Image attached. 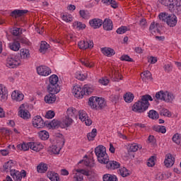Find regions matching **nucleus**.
I'll use <instances>...</instances> for the list:
<instances>
[{
  "label": "nucleus",
  "instance_id": "f257e3e1",
  "mask_svg": "<svg viewBox=\"0 0 181 181\" xmlns=\"http://www.w3.org/2000/svg\"><path fill=\"white\" fill-rule=\"evenodd\" d=\"M149 101H153L152 96L148 94L142 95L141 98L134 104L132 110L134 112H139L140 114L146 111L149 108V105H151Z\"/></svg>",
  "mask_w": 181,
  "mask_h": 181
},
{
  "label": "nucleus",
  "instance_id": "f03ea898",
  "mask_svg": "<svg viewBox=\"0 0 181 181\" xmlns=\"http://www.w3.org/2000/svg\"><path fill=\"white\" fill-rule=\"evenodd\" d=\"M88 105H90L93 110L100 111V110H103V108L107 107V102L104 98L92 96L89 98Z\"/></svg>",
  "mask_w": 181,
  "mask_h": 181
},
{
  "label": "nucleus",
  "instance_id": "7ed1b4c3",
  "mask_svg": "<svg viewBox=\"0 0 181 181\" xmlns=\"http://www.w3.org/2000/svg\"><path fill=\"white\" fill-rule=\"evenodd\" d=\"M95 153L100 163H104L105 161L108 160V154H107V150L104 146H97L95 148Z\"/></svg>",
  "mask_w": 181,
  "mask_h": 181
},
{
  "label": "nucleus",
  "instance_id": "20e7f679",
  "mask_svg": "<svg viewBox=\"0 0 181 181\" xmlns=\"http://www.w3.org/2000/svg\"><path fill=\"white\" fill-rule=\"evenodd\" d=\"M67 115L63 120L66 127H69L73 124V119L77 117V110L74 107H69L66 110Z\"/></svg>",
  "mask_w": 181,
  "mask_h": 181
},
{
  "label": "nucleus",
  "instance_id": "39448f33",
  "mask_svg": "<svg viewBox=\"0 0 181 181\" xmlns=\"http://www.w3.org/2000/svg\"><path fill=\"white\" fill-rule=\"evenodd\" d=\"M59 81V77L57 75H52L49 77V84L48 85L47 90L51 93H59L60 92V86L57 84Z\"/></svg>",
  "mask_w": 181,
  "mask_h": 181
},
{
  "label": "nucleus",
  "instance_id": "423d86ee",
  "mask_svg": "<svg viewBox=\"0 0 181 181\" xmlns=\"http://www.w3.org/2000/svg\"><path fill=\"white\" fill-rule=\"evenodd\" d=\"M19 64H21V61L18 57L15 54L8 55L6 59V67H9V69H15L18 67Z\"/></svg>",
  "mask_w": 181,
  "mask_h": 181
},
{
  "label": "nucleus",
  "instance_id": "0eeeda50",
  "mask_svg": "<svg viewBox=\"0 0 181 181\" xmlns=\"http://www.w3.org/2000/svg\"><path fill=\"white\" fill-rule=\"evenodd\" d=\"M170 9H174L177 15H181V0H168Z\"/></svg>",
  "mask_w": 181,
  "mask_h": 181
},
{
  "label": "nucleus",
  "instance_id": "6e6552de",
  "mask_svg": "<svg viewBox=\"0 0 181 181\" xmlns=\"http://www.w3.org/2000/svg\"><path fill=\"white\" fill-rule=\"evenodd\" d=\"M76 173L74 175V181H83L84 180V176H90V173L88 170H86L84 169H76Z\"/></svg>",
  "mask_w": 181,
  "mask_h": 181
},
{
  "label": "nucleus",
  "instance_id": "1a4fd4ad",
  "mask_svg": "<svg viewBox=\"0 0 181 181\" xmlns=\"http://www.w3.org/2000/svg\"><path fill=\"white\" fill-rule=\"evenodd\" d=\"M28 12H29L28 10L16 9L11 13L10 16L15 18V19H18V21H21V22H25V18L22 16L25 15V13H28Z\"/></svg>",
  "mask_w": 181,
  "mask_h": 181
},
{
  "label": "nucleus",
  "instance_id": "9d476101",
  "mask_svg": "<svg viewBox=\"0 0 181 181\" xmlns=\"http://www.w3.org/2000/svg\"><path fill=\"white\" fill-rule=\"evenodd\" d=\"M33 125L35 128H37L38 129L40 128H44L46 125L47 126V122H45L42 117L37 115L33 119Z\"/></svg>",
  "mask_w": 181,
  "mask_h": 181
},
{
  "label": "nucleus",
  "instance_id": "9b49d317",
  "mask_svg": "<svg viewBox=\"0 0 181 181\" xmlns=\"http://www.w3.org/2000/svg\"><path fill=\"white\" fill-rule=\"evenodd\" d=\"M103 163L106 165V168H107L108 170H115V169H118L121 167L119 163L115 160H110L109 158H107V160L105 161Z\"/></svg>",
  "mask_w": 181,
  "mask_h": 181
},
{
  "label": "nucleus",
  "instance_id": "f8f14e48",
  "mask_svg": "<svg viewBox=\"0 0 181 181\" xmlns=\"http://www.w3.org/2000/svg\"><path fill=\"white\" fill-rule=\"evenodd\" d=\"M79 119L82 122H85L86 125L90 126L93 124V120L88 118V115L84 110H79L78 112Z\"/></svg>",
  "mask_w": 181,
  "mask_h": 181
},
{
  "label": "nucleus",
  "instance_id": "ddd939ff",
  "mask_svg": "<svg viewBox=\"0 0 181 181\" xmlns=\"http://www.w3.org/2000/svg\"><path fill=\"white\" fill-rule=\"evenodd\" d=\"M37 73L39 76H44L46 77L52 74V69L47 66H40L37 67Z\"/></svg>",
  "mask_w": 181,
  "mask_h": 181
},
{
  "label": "nucleus",
  "instance_id": "4468645a",
  "mask_svg": "<svg viewBox=\"0 0 181 181\" xmlns=\"http://www.w3.org/2000/svg\"><path fill=\"white\" fill-rule=\"evenodd\" d=\"M78 46L79 49H82L83 50H86V49H93L94 47V42L93 40H88V41H80L78 43Z\"/></svg>",
  "mask_w": 181,
  "mask_h": 181
},
{
  "label": "nucleus",
  "instance_id": "2eb2a0df",
  "mask_svg": "<svg viewBox=\"0 0 181 181\" xmlns=\"http://www.w3.org/2000/svg\"><path fill=\"white\" fill-rule=\"evenodd\" d=\"M72 93L76 98H83V97H84V88H81L79 85H76L74 86Z\"/></svg>",
  "mask_w": 181,
  "mask_h": 181
},
{
  "label": "nucleus",
  "instance_id": "dca6fc26",
  "mask_svg": "<svg viewBox=\"0 0 181 181\" xmlns=\"http://www.w3.org/2000/svg\"><path fill=\"white\" fill-rule=\"evenodd\" d=\"M175 158L170 153L165 156L164 165L166 168H172L175 165Z\"/></svg>",
  "mask_w": 181,
  "mask_h": 181
},
{
  "label": "nucleus",
  "instance_id": "f3484780",
  "mask_svg": "<svg viewBox=\"0 0 181 181\" xmlns=\"http://www.w3.org/2000/svg\"><path fill=\"white\" fill-rule=\"evenodd\" d=\"M20 110L18 112V115L23 119H29L30 118V112L25 109V105H21L20 106Z\"/></svg>",
  "mask_w": 181,
  "mask_h": 181
},
{
  "label": "nucleus",
  "instance_id": "a211bd4d",
  "mask_svg": "<svg viewBox=\"0 0 181 181\" xmlns=\"http://www.w3.org/2000/svg\"><path fill=\"white\" fill-rule=\"evenodd\" d=\"M89 25L93 29H100L103 26V20L100 18H93L89 21Z\"/></svg>",
  "mask_w": 181,
  "mask_h": 181
},
{
  "label": "nucleus",
  "instance_id": "6ab92c4d",
  "mask_svg": "<svg viewBox=\"0 0 181 181\" xmlns=\"http://www.w3.org/2000/svg\"><path fill=\"white\" fill-rule=\"evenodd\" d=\"M8 100V89L4 85L0 84V101L5 103Z\"/></svg>",
  "mask_w": 181,
  "mask_h": 181
},
{
  "label": "nucleus",
  "instance_id": "aec40b11",
  "mask_svg": "<svg viewBox=\"0 0 181 181\" xmlns=\"http://www.w3.org/2000/svg\"><path fill=\"white\" fill-rule=\"evenodd\" d=\"M111 73L109 74L110 76L112 81H119V80H122V75H119V71H116L114 69H110Z\"/></svg>",
  "mask_w": 181,
  "mask_h": 181
},
{
  "label": "nucleus",
  "instance_id": "412c9836",
  "mask_svg": "<svg viewBox=\"0 0 181 181\" xmlns=\"http://www.w3.org/2000/svg\"><path fill=\"white\" fill-rule=\"evenodd\" d=\"M49 94L47 95L45 97V103H47V104H53V103H54L56 101V94H57V93L59 92H50L49 91Z\"/></svg>",
  "mask_w": 181,
  "mask_h": 181
},
{
  "label": "nucleus",
  "instance_id": "4be33fe9",
  "mask_svg": "<svg viewBox=\"0 0 181 181\" xmlns=\"http://www.w3.org/2000/svg\"><path fill=\"white\" fill-rule=\"evenodd\" d=\"M166 23L168 26H170V28L176 26V24L177 23V17H176L175 14L169 15Z\"/></svg>",
  "mask_w": 181,
  "mask_h": 181
},
{
  "label": "nucleus",
  "instance_id": "5701e85b",
  "mask_svg": "<svg viewBox=\"0 0 181 181\" xmlns=\"http://www.w3.org/2000/svg\"><path fill=\"white\" fill-rule=\"evenodd\" d=\"M103 27L104 30H112L114 25H112V21L110 18H105L104 21H103Z\"/></svg>",
  "mask_w": 181,
  "mask_h": 181
},
{
  "label": "nucleus",
  "instance_id": "b1692460",
  "mask_svg": "<svg viewBox=\"0 0 181 181\" xmlns=\"http://www.w3.org/2000/svg\"><path fill=\"white\" fill-rule=\"evenodd\" d=\"M16 165V162L12 160H10L6 162L3 165L4 172H9L10 170H13L14 169L13 168H15Z\"/></svg>",
  "mask_w": 181,
  "mask_h": 181
},
{
  "label": "nucleus",
  "instance_id": "393cba45",
  "mask_svg": "<svg viewBox=\"0 0 181 181\" xmlns=\"http://www.w3.org/2000/svg\"><path fill=\"white\" fill-rule=\"evenodd\" d=\"M47 176L51 181H60V177H59V174L54 173V171H48L47 173Z\"/></svg>",
  "mask_w": 181,
  "mask_h": 181
},
{
  "label": "nucleus",
  "instance_id": "a878e982",
  "mask_svg": "<svg viewBox=\"0 0 181 181\" xmlns=\"http://www.w3.org/2000/svg\"><path fill=\"white\" fill-rule=\"evenodd\" d=\"M25 95H23L21 92H16V90H14L11 93V98L12 100H14L15 101H22L23 100Z\"/></svg>",
  "mask_w": 181,
  "mask_h": 181
},
{
  "label": "nucleus",
  "instance_id": "bb28decb",
  "mask_svg": "<svg viewBox=\"0 0 181 181\" xmlns=\"http://www.w3.org/2000/svg\"><path fill=\"white\" fill-rule=\"evenodd\" d=\"M101 52L105 56H107V57H111L115 54V51L110 47H103L101 48Z\"/></svg>",
  "mask_w": 181,
  "mask_h": 181
},
{
  "label": "nucleus",
  "instance_id": "cd10ccee",
  "mask_svg": "<svg viewBox=\"0 0 181 181\" xmlns=\"http://www.w3.org/2000/svg\"><path fill=\"white\" fill-rule=\"evenodd\" d=\"M173 100H175V95H173V93L165 90L163 101H165V103H172Z\"/></svg>",
  "mask_w": 181,
  "mask_h": 181
},
{
  "label": "nucleus",
  "instance_id": "c85d7f7f",
  "mask_svg": "<svg viewBox=\"0 0 181 181\" xmlns=\"http://www.w3.org/2000/svg\"><path fill=\"white\" fill-rule=\"evenodd\" d=\"M47 169H49V167L47 164L45 163H40L37 166V172H38V173H46V172H47Z\"/></svg>",
  "mask_w": 181,
  "mask_h": 181
},
{
  "label": "nucleus",
  "instance_id": "c756f323",
  "mask_svg": "<svg viewBox=\"0 0 181 181\" xmlns=\"http://www.w3.org/2000/svg\"><path fill=\"white\" fill-rule=\"evenodd\" d=\"M9 48L13 52H18L21 49V43L18 40H15L13 42L9 44Z\"/></svg>",
  "mask_w": 181,
  "mask_h": 181
},
{
  "label": "nucleus",
  "instance_id": "7c9ffc66",
  "mask_svg": "<svg viewBox=\"0 0 181 181\" xmlns=\"http://www.w3.org/2000/svg\"><path fill=\"white\" fill-rule=\"evenodd\" d=\"M164 95L165 90H160L153 96V100L156 103H158L159 100L163 101Z\"/></svg>",
  "mask_w": 181,
  "mask_h": 181
},
{
  "label": "nucleus",
  "instance_id": "2f4dec72",
  "mask_svg": "<svg viewBox=\"0 0 181 181\" xmlns=\"http://www.w3.org/2000/svg\"><path fill=\"white\" fill-rule=\"evenodd\" d=\"M47 125L50 127V128H52V129H59V127H60V122L53 119L52 122L47 123Z\"/></svg>",
  "mask_w": 181,
  "mask_h": 181
},
{
  "label": "nucleus",
  "instance_id": "473e14b6",
  "mask_svg": "<svg viewBox=\"0 0 181 181\" xmlns=\"http://www.w3.org/2000/svg\"><path fill=\"white\" fill-rule=\"evenodd\" d=\"M17 40L18 42L21 43L22 45H25L26 46H30V45H32L30 41H29V40L27 39L26 37H18L17 38Z\"/></svg>",
  "mask_w": 181,
  "mask_h": 181
},
{
  "label": "nucleus",
  "instance_id": "72a5a7b5",
  "mask_svg": "<svg viewBox=\"0 0 181 181\" xmlns=\"http://www.w3.org/2000/svg\"><path fill=\"white\" fill-rule=\"evenodd\" d=\"M39 138L42 139V141H47L49 139V132L47 131H40L38 132Z\"/></svg>",
  "mask_w": 181,
  "mask_h": 181
},
{
  "label": "nucleus",
  "instance_id": "f704fd0d",
  "mask_svg": "<svg viewBox=\"0 0 181 181\" xmlns=\"http://www.w3.org/2000/svg\"><path fill=\"white\" fill-rule=\"evenodd\" d=\"M124 100L126 103H132L134 101V94L131 92L127 93L124 95Z\"/></svg>",
  "mask_w": 181,
  "mask_h": 181
},
{
  "label": "nucleus",
  "instance_id": "c9c22d12",
  "mask_svg": "<svg viewBox=\"0 0 181 181\" xmlns=\"http://www.w3.org/2000/svg\"><path fill=\"white\" fill-rule=\"evenodd\" d=\"M118 173L122 177H127V176H129V170H128V169H127L125 167L120 168L118 171Z\"/></svg>",
  "mask_w": 181,
  "mask_h": 181
},
{
  "label": "nucleus",
  "instance_id": "e433bc0d",
  "mask_svg": "<svg viewBox=\"0 0 181 181\" xmlns=\"http://www.w3.org/2000/svg\"><path fill=\"white\" fill-rule=\"evenodd\" d=\"M103 181H118V178L115 175L105 174L103 175Z\"/></svg>",
  "mask_w": 181,
  "mask_h": 181
},
{
  "label": "nucleus",
  "instance_id": "4c0bfd02",
  "mask_svg": "<svg viewBox=\"0 0 181 181\" xmlns=\"http://www.w3.org/2000/svg\"><path fill=\"white\" fill-rule=\"evenodd\" d=\"M153 130L161 134H166V127L165 126H153Z\"/></svg>",
  "mask_w": 181,
  "mask_h": 181
},
{
  "label": "nucleus",
  "instance_id": "58836bf2",
  "mask_svg": "<svg viewBox=\"0 0 181 181\" xmlns=\"http://www.w3.org/2000/svg\"><path fill=\"white\" fill-rule=\"evenodd\" d=\"M141 77L143 80H152V74L149 71H146L141 73Z\"/></svg>",
  "mask_w": 181,
  "mask_h": 181
},
{
  "label": "nucleus",
  "instance_id": "ea45409f",
  "mask_svg": "<svg viewBox=\"0 0 181 181\" xmlns=\"http://www.w3.org/2000/svg\"><path fill=\"white\" fill-rule=\"evenodd\" d=\"M103 4H107V5H111L112 8L117 9L118 8V3L115 0H102Z\"/></svg>",
  "mask_w": 181,
  "mask_h": 181
},
{
  "label": "nucleus",
  "instance_id": "a19ab883",
  "mask_svg": "<svg viewBox=\"0 0 181 181\" xmlns=\"http://www.w3.org/2000/svg\"><path fill=\"white\" fill-rule=\"evenodd\" d=\"M148 117L149 118H151V119H159V113L156 112V110H151L148 112Z\"/></svg>",
  "mask_w": 181,
  "mask_h": 181
},
{
  "label": "nucleus",
  "instance_id": "79ce46f5",
  "mask_svg": "<svg viewBox=\"0 0 181 181\" xmlns=\"http://www.w3.org/2000/svg\"><path fill=\"white\" fill-rule=\"evenodd\" d=\"M97 136V129H92V132L88 133L87 135V138L88 141H94V138Z\"/></svg>",
  "mask_w": 181,
  "mask_h": 181
},
{
  "label": "nucleus",
  "instance_id": "37998d69",
  "mask_svg": "<svg viewBox=\"0 0 181 181\" xmlns=\"http://www.w3.org/2000/svg\"><path fill=\"white\" fill-rule=\"evenodd\" d=\"M49 49V45L46 41H42L41 42L40 47V53H45Z\"/></svg>",
  "mask_w": 181,
  "mask_h": 181
},
{
  "label": "nucleus",
  "instance_id": "c03bdc74",
  "mask_svg": "<svg viewBox=\"0 0 181 181\" xmlns=\"http://www.w3.org/2000/svg\"><path fill=\"white\" fill-rule=\"evenodd\" d=\"M30 56L29 49H21V59H28Z\"/></svg>",
  "mask_w": 181,
  "mask_h": 181
},
{
  "label": "nucleus",
  "instance_id": "a18cd8bd",
  "mask_svg": "<svg viewBox=\"0 0 181 181\" xmlns=\"http://www.w3.org/2000/svg\"><path fill=\"white\" fill-rule=\"evenodd\" d=\"M170 176V173H165V174H158L156 177V179L157 180H166V179H169V177Z\"/></svg>",
  "mask_w": 181,
  "mask_h": 181
},
{
  "label": "nucleus",
  "instance_id": "49530a36",
  "mask_svg": "<svg viewBox=\"0 0 181 181\" xmlns=\"http://www.w3.org/2000/svg\"><path fill=\"white\" fill-rule=\"evenodd\" d=\"M79 15H80L81 18H82L83 19H89L90 18V13H88V11H87L86 10H81L79 11Z\"/></svg>",
  "mask_w": 181,
  "mask_h": 181
},
{
  "label": "nucleus",
  "instance_id": "de8ad7c7",
  "mask_svg": "<svg viewBox=\"0 0 181 181\" xmlns=\"http://www.w3.org/2000/svg\"><path fill=\"white\" fill-rule=\"evenodd\" d=\"M138 149H139V146L138 145V144L133 143L130 144L128 152H130V153L132 152H136Z\"/></svg>",
  "mask_w": 181,
  "mask_h": 181
},
{
  "label": "nucleus",
  "instance_id": "09e8293b",
  "mask_svg": "<svg viewBox=\"0 0 181 181\" xmlns=\"http://www.w3.org/2000/svg\"><path fill=\"white\" fill-rule=\"evenodd\" d=\"M60 149H62V147H57L56 145L49 146V151L55 155H57L60 152Z\"/></svg>",
  "mask_w": 181,
  "mask_h": 181
},
{
  "label": "nucleus",
  "instance_id": "8fccbe9b",
  "mask_svg": "<svg viewBox=\"0 0 181 181\" xmlns=\"http://www.w3.org/2000/svg\"><path fill=\"white\" fill-rule=\"evenodd\" d=\"M73 26L75 29H86V24H83V23L78 21H75L73 23Z\"/></svg>",
  "mask_w": 181,
  "mask_h": 181
},
{
  "label": "nucleus",
  "instance_id": "3c124183",
  "mask_svg": "<svg viewBox=\"0 0 181 181\" xmlns=\"http://www.w3.org/2000/svg\"><path fill=\"white\" fill-rule=\"evenodd\" d=\"M155 160H156V157L153 156H151L148 160L147 166H148V168H153V166H155Z\"/></svg>",
  "mask_w": 181,
  "mask_h": 181
},
{
  "label": "nucleus",
  "instance_id": "603ef678",
  "mask_svg": "<svg viewBox=\"0 0 181 181\" xmlns=\"http://www.w3.org/2000/svg\"><path fill=\"white\" fill-rule=\"evenodd\" d=\"M81 63L83 64V66H86V67H89L90 69H92V67H94V63L90 62L87 59H81Z\"/></svg>",
  "mask_w": 181,
  "mask_h": 181
},
{
  "label": "nucleus",
  "instance_id": "864d4df0",
  "mask_svg": "<svg viewBox=\"0 0 181 181\" xmlns=\"http://www.w3.org/2000/svg\"><path fill=\"white\" fill-rule=\"evenodd\" d=\"M83 93L84 95H90L93 93V88H90L88 85H84Z\"/></svg>",
  "mask_w": 181,
  "mask_h": 181
},
{
  "label": "nucleus",
  "instance_id": "5fc2aeb1",
  "mask_svg": "<svg viewBox=\"0 0 181 181\" xmlns=\"http://www.w3.org/2000/svg\"><path fill=\"white\" fill-rule=\"evenodd\" d=\"M117 33L118 35H124L126 32H128V27L127 26H121L117 30Z\"/></svg>",
  "mask_w": 181,
  "mask_h": 181
},
{
  "label": "nucleus",
  "instance_id": "6e6d98bb",
  "mask_svg": "<svg viewBox=\"0 0 181 181\" xmlns=\"http://www.w3.org/2000/svg\"><path fill=\"white\" fill-rule=\"evenodd\" d=\"M168 17H169V14H168L166 13H160L158 15V18H159L160 21H163V22H166Z\"/></svg>",
  "mask_w": 181,
  "mask_h": 181
},
{
  "label": "nucleus",
  "instance_id": "4d7b16f0",
  "mask_svg": "<svg viewBox=\"0 0 181 181\" xmlns=\"http://www.w3.org/2000/svg\"><path fill=\"white\" fill-rule=\"evenodd\" d=\"M62 18L65 22H72L73 21V17H71V15H70V14H64V15H62Z\"/></svg>",
  "mask_w": 181,
  "mask_h": 181
},
{
  "label": "nucleus",
  "instance_id": "13d9d810",
  "mask_svg": "<svg viewBox=\"0 0 181 181\" xmlns=\"http://www.w3.org/2000/svg\"><path fill=\"white\" fill-rule=\"evenodd\" d=\"M54 115H56L54 111L49 110L46 112L45 118H47L48 119H52V118H54Z\"/></svg>",
  "mask_w": 181,
  "mask_h": 181
},
{
  "label": "nucleus",
  "instance_id": "bf43d9fd",
  "mask_svg": "<svg viewBox=\"0 0 181 181\" xmlns=\"http://www.w3.org/2000/svg\"><path fill=\"white\" fill-rule=\"evenodd\" d=\"M160 114L164 117H172V113L167 109H163Z\"/></svg>",
  "mask_w": 181,
  "mask_h": 181
},
{
  "label": "nucleus",
  "instance_id": "052dcab7",
  "mask_svg": "<svg viewBox=\"0 0 181 181\" xmlns=\"http://www.w3.org/2000/svg\"><path fill=\"white\" fill-rule=\"evenodd\" d=\"M17 148H18L21 151H29L28 144H26L25 143H23L22 144H18L17 146Z\"/></svg>",
  "mask_w": 181,
  "mask_h": 181
},
{
  "label": "nucleus",
  "instance_id": "680f3d73",
  "mask_svg": "<svg viewBox=\"0 0 181 181\" xmlns=\"http://www.w3.org/2000/svg\"><path fill=\"white\" fill-rule=\"evenodd\" d=\"M110 100L112 103H114V104H117L118 101H119V95H112L110 96Z\"/></svg>",
  "mask_w": 181,
  "mask_h": 181
},
{
  "label": "nucleus",
  "instance_id": "e2e57ef3",
  "mask_svg": "<svg viewBox=\"0 0 181 181\" xmlns=\"http://www.w3.org/2000/svg\"><path fill=\"white\" fill-rule=\"evenodd\" d=\"M163 69L165 73H170V71H172V69H173V66H172L171 64H168L163 66Z\"/></svg>",
  "mask_w": 181,
  "mask_h": 181
},
{
  "label": "nucleus",
  "instance_id": "0e129e2a",
  "mask_svg": "<svg viewBox=\"0 0 181 181\" xmlns=\"http://www.w3.org/2000/svg\"><path fill=\"white\" fill-rule=\"evenodd\" d=\"M120 60L122 62H134V59H132V58L129 57L128 55H122L120 57Z\"/></svg>",
  "mask_w": 181,
  "mask_h": 181
},
{
  "label": "nucleus",
  "instance_id": "69168bd1",
  "mask_svg": "<svg viewBox=\"0 0 181 181\" xmlns=\"http://www.w3.org/2000/svg\"><path fill=\"white\" fill-rule=\"evenodd\" d=\"M180 137H179V134H175L173 135V142H175V144H177V145H179V144H180Z\"/></svg>",
  "mask_w": 181,
  "mask_h": 181
},
{
  "label": "nucleus",
  "instance_id": "338daca9",
  "mask_svg": "<svg viewBox=\"0 0 181 181\" xmlns=\"http://www.w3.org/2000/svg\"><path fill=\"white\" fill-rule=\"evenodd\" d=\"M76 78H77L78 80H81L83 81V80H86V76L80 72H76Z\"/></svg>",
  "mask_w": 181,
  "mask_h": 181
},
{
  "label": "nucleus",
  "instance_id": "774afa93",
  "mask_svg": "<svg viewBox=\"0 0 181 181\" xmlns=\"http://www.w3.org/2000/svg\"><path fill=\"white\" fill-rule=\"evenodd\" d=\"M15 181H21L22 180V175H21V172L17 171L16 175L13 177Z\"/></svg>",
  "mask_w": 181,
  "mask_h": 181
}]
</instances>
